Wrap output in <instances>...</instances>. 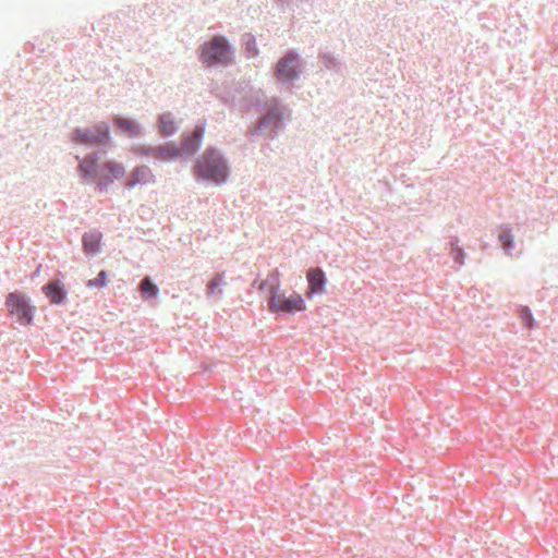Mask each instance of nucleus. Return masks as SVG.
Returning a JSON list of instances; mask_svg holds the SVG:
<instances>
[{
	"label": "nucleus",
	"mask_w": 558,
	"mask_h": 558,
	"mask_svg": "<svg viewBox=\"0 0 558 558\" xmlns=\"http://www.w3.org/2000/svg\"><path fill=\"white\" fill-rule=\"evenodd\" d=\"M101 155L100 149H95L83 157L75 156L78 177L86 182H94L95 191L99 193L107 192L114 182L122 180L126 174V168L122 162L110 158L101 161Z\"/></svg>",
	"instance_id": "obj_1"
},
{
	"label": "nucleus",
	"mask_w": 558,
	"mask_h": 558,
	"mask_svg": "<svg viewBox=\"0 0 558 558\" xmlns=\"http://www.w3.org/2000/svg\"><path fill=\"white\" fill-rule=\"evenodd\" d=\"M192 174L197 183L221 186L229 180L232 169L226 154L214 145H208L192 166Z\"/></svg>",
	"instance_id": "obj_2"
},
{
	"label": "nucleus",
	"mask_w": 558,
	"mask_h": 558,
	"mask_svg": "<svg viewBox=\"0 0 558 558\" xmlns=\"http://www.w3.org/2000/svg\"><path fill=\"white\" fill-rule=\"evenodd\" d=\"M286 128L284 107L279 97L266 98L264 107L257 112L256 121L247 129L246 136L275 140Z\"/></svg>",
	"instance_id": "obj_3"
},
{
	"label": "nucleus",
	"mask_w": 558,
	"mask_h": 558,
	"mask_svg": "<svg viewBox=\"0 0 558 558\" xmlns=\"http://www.w3.org/2000/svg\"><path fill=\"white\" fill-rule=\"evenodd\" d=\"M198 60L207 68L229 66L234 63L235 48L225 35H216L197 49Z\"/></svg>",
	"instance_id": "obj_4"
},
{
	"label": "nucleus",
	"mask_w": 558,
	"mask_h": 558,
	"mask_svg": "<svg viewBox=\"0 0 558 558\" xmlns=\"http://www.w3.org/2000/svg\"><path fill=\"white\" fill-rule=\"evenodd\" d=\"M69 140L73 145L94 148L93 150L100 149L101 154H107L113 142L111 124L109 121H99L93 126H76L70 132Z\"/></svg>",
	"instance_id": "obj_5"
},
{
	"label": "nucleus",
	"mask_w": 558,
	"mask_h": 558,
	"mask_svg": "<svg viewBox=\"0 0 558 558\" xmlns=\"http://www.w3.org/2000/svg\"><path fill=\"white\" fill-rule=\"evenodd\" d=\"M303 72V58L295 49H288L274 65V76L284 87H294Z\"/></svg>",
	"instance_id": "obj_6"
},
{
	"label": "nucleus",
	"mask_w": 558,
	"mask_h": 558,
	"mask_svg": "<svg viewBox=\"0 0 558 558\" xmlns=\"http://www.w3.org/2000/svg\"><path fill=\"white\" fill-rule=\"evenodd\" d=\"M206 129V120H198L193 130L182 132L179 150L182 159L194 157L202 148Z\"/></svg>",
	"instance_id": "obj_7"
},
{
	"label": "nucleus",
	"mask_w": 558,
	"mask_h": 558,
	"mask_svg": "<svg viewBox=\"0 0 558 558\" xmlns=\"http://www.w3.org/2000/svg\"><path fill=\"white\" fill-rule=\"evenodd\" d=\"M114 134L126 138H142L146 135L144 125L134 117L113 114L109 121Z\"/></svg>",
	"instance_id": "obj_8"
},
{
	"label": "nucleus",
	"mask_w": 558,
	"mask_h": 558,
	"mask_svg": "<svg viewBox=\"0 0 558 558\" xmlns=\"http://www.w3.org/2000/svg\"><path fill=\"white\" fill-rule=\"evenodd\" d=\"M268 306L272 313H295L306 310L305 301L299 293L287 296L280 292H275L268 299Z\"/></svg>",
	"instance_id": "obj_9"
},
{
	"label": "nucleus",
	"mask_w": 558,
	"mask_h": 558,
	"mask_svg": "<svg viewBox=\"0 0 558 558\" xmlns=\"http://www.w3.org/2000/svg\"><path fill=\"white\" fill-rule=\"evenodd\" d=\"M9 313L16 317L21 325H29L33 319L32 307L25 295L21 292H12L5 302Z\"/></svg>",
	"instance_id": "obj_10"
},
{
	"label": "nucleus",
	"mask_w": 558,
	"mask_h": 558,
	"mask_svg": "<svg viewBox=\"0 0 558 558\" xmlns=\"http://www.w3.org/2000/svg\"><path fill=\"white\" fill-rule=\"evenodd\" d=\"M122 180L124 189L132 190L136 185H144L149 182L154 183L156 178L150 168L145 165H141L135 166Z\"/></svg>",
	"instance_id": "obj_11"
},
{
	"label": "nucleus",
	"mask_w": 558,
	"mask_h": 558,
	"mask_svg": "<svg viewBox=\"0 0 558 558\" xmlns=\"http://www.w3.org/2000/svg\"><path fill=\"white\" fill-rule=\"evenodd\" d=\"M306 279L308 282L306 296L308 299H312L315 294H322L325 292L327 278L320 268L308 269L306 272Z\"/></svg>",
	"instance_id": "obj_12"
},
{
	"label": "nucleus",
	"mask_w": 558,
	"mask_h": 558,
	"mask_svg": "<svg viewBox=\"0 0 558 558\" xmlns=\"http://www.w3.org/2000/svg\"><path fill=\"white\" fill-rule=\"evenodd\" d=\"M155 159L169 163L181 160L179 144L174 141H168L165 144L155 146Z\"/></svg>",
	"instance_id": "obj_13"
},
{
	"label": "nucleus",
	"mask_w": 558,
	"mask_h": 558,
	"mask_svg": "<svg viewBox=\"0 0 558 558\" xmlns=\"http://www.w3.org/2000/svg\"><path fill=\"white\" fill-rule=\"evenodd\" d=\"M156 128L165 138L173 136L179 131V124L170 111H165L157 116Z\"/></svg>",
	"instance_id": "obj_14"
},
{
	"label": "nucleus",
	"mask_w": 558,
	"mask_h": 558,
	"mask_svg": "<svg viewBox=\"0 0 558 558\" xmlns=\"http://www.w3.org/2000/svg\"><path fill=\"white\" fill-rule=\"evenodd\" d=\"M265 102L266 99H262L257 95H253L252 92L239 99L233 109H236L242 114H247L253 110L258 112L259 109L264 107Z\"/></svg>",
	"instance_id": "obj_15"
},
{
	"label": "nucleus",
	"mask_w": 558,
	"mask_h": 558,
	"mask_svg": "<svg viewBox=\"0 0 558 558\" xmlns=\"http://www.w3.org/2000/svg\"><path fill=\"white\" fill-rule=\"evenodd\" d=\"M318 60L326 70L336 74H343V71L345 70V64L341 62L332 52H319Z\"/></svg>",
	"instance_id": "obj_16"
},
{
	"label": "nucleus",
	"mask_w": 558,
	"mask_h": 558,
	"mask_svg": "<svg viewBox=\"0 0 558 558\" xmlns=\"http://www.w3.org/2000/svg\"><path fill=\"white\" fill-rule=\"evenodd\" d=\"M240 45L246 58L252 59L259 54L256 36L252 33L241 35Z\"/></svg>",
	"instance_id": "obj_17"
},
{
	"label": "nucleus",
	"mask_w": 558,
	"mask_h": 558,
	"mask_svg": "<svg viewBox=\"0 0 558 558\" xmlns=\"http://www.w3.org/2000/svg\"><path fill=\"white\" fill-rule=\"evenodd\" d=\"M228 85L232 90V94L235 97L236 101L246 94H250L254 90V87L250 84V82L245 80L231 81L228 83Z\"/></svg>",
	"instance_id": "obj_18"
},
{
	"label": "nucleus",
	"mask_w": 558,
	"mask_h": 558,
	"mask_svg": "<svg viewBox=\"0 0 558 558\" xmlns=\"http://www.w3.org/2000/svg\"><path fill=\"white\" fill-rule=\"evenodd\" d=\"M280 287V274L277 269H275L266 280L260 281L257 287L259 290H267L270 295H274L275 292H279Z\"/></svg>",
	"instance_id": "obj_19"
},
{
	"label": "nucleus",
	"mask_w": 558,
	"mask_h": 558,
	"mask_svg": "<svg viewBox=\"0 0 558 558\" xmlns=\"http://www.w3.org/2000/svg\"><path fill=\"white\" fill-rule=\"evenodd\" d=\"M44 293L52 303H61L63 300V290L59 282H50L44 287Z\"/></svg>",
	"instance_id": "obj_20"
},
{
	"label": "nucleus",
	"mask_w": 558,
	"mask_h": 558,
	"mask_svg": "<svg viewBox=\"0 0 558 558\" xmlns=\"http://www.w3.org/2000/svg\"><path fill=\"white\" fill-rule=\"evenodd\" d=\"M215 95L225 106L234 108L236 99L233 96L228 83L218 88Z\"/></svg>",
	"instance_id": "obj_21"
},
{
	"label": "nucleus",
	"mask_w": 558,
	"mask_h": 558,
	"mask_svg": "<svg viewBox=\"0 0 558 558\" xmlns=\"http://www.w3.org/2000/svg\"><path fill=\"white\" fill-rule=\"evenodd\" d=\"M496 236L501 244H514L512 229L508 226H500L496 230Z\"/></svg>",
	"instance_id": "obj_22"
},
{
	"label": "nucleus",
	"mask_w": 558,
	"mask_h": 558,
	"mask_svg": "<svg viewBox=\"0 0 558 558\" xmlns=\"http://www.w3.org/2000/svg\"><path fill=\"white\" fill-rule=\"evenodd\" d=\"M101 240H102V233L97 229H93V230L85 232L82 235L81 244H101Z\"/></svg>",
	"instance_id": "obj_23"
},
{
	"label": "nucleus",
	"mask_w": 558,
	"mask_h": 558,
	"mask_svg": "<svg viewBox=\"0 0 558 558\" xmlns=\"http://www.w3.org/2000/svg\"><path fill=\"white\" fill-rule=\"evenodd\" d=\"M132 153L137 156L155 158V146L151 145H137L132 148Z\"/></svg>",
	"instance_id": "obj_24"
},
{
	"label": "nucleus",
	"mask_w": 558,
	"mask_h": 558,
	"mask_svg": "<svg viewBox=\"0 0 558 558\" xmlns=\"http://www.w3.org/2000/svg\"><path fill=\"white\" fill-rule=\"evenodd\" d=\"M141 291L147 298H153L157 294L158 289L148 278H145L141 283Z\"/></svg>",
	"instance_id": "obj_25"
},
{
	"label": "nucleus",
	"mask_w": 558,
	"mask_h": 558,
	"mask_svg": "<svg viewBox=\"0 0 558 558\" xmlns=\"http://www.w3.org/2000/svg\"><path fill=\"white\" fill-rule=\"evenodd\" d=\"M86 286L88 288H104L107 286V272L101 270L95 279H90L87 281Z\"/></svg>",
	"instance_id": "obj_26"
},
{
	"label": "nucleus",
	"mask_w": 558,
	"mask_h": 558,
	"mask_svg": "<svg viewBox=\"0 0 558 558\" xmlns=\"http://www.w3.org/2000/svg\"><path fill=\"white\" fill-rule=\"evenodd\" d=\"M523 319H524L525 326L530 328L532 326V316L527 310L523 311Z\"/></svg>",
	"instance_id": "obj_27"
},
{
	"label": "nucleus",
	"mask_w": 558,
	"mask_h": 558,
	"mask_svg": "<svg viewBox=\"0 0 558 558\" xmlns=\"http://www.w3.org/2000/svg\"><path fill=\"white\" fill-rule=\"evenodd\" d=\"M221 283V280L219 278H215L209 283V291L213 293L215 289H218Z\"/></svg>",
	"instance_id": "obj_28"
},
{
	"label": "nucleus",
	"mask_w": 558,
	"mask_h": 558,
	"mask_svg": "<svg viewBox=\"0 0 558 558\" xmlns=\"http://www.w3.org/2000/svg\"><path fill=\"white\" fill-rule=\"evenodd\" d=\"M286 4L288 10L294 11V8L298 7L300 3L296 0H286Z\"/></svg>",
	"instance_id": "obj_29"
},
{
	"label": "nucleus",
	"mask_w": 558,
	"mask_h": 558,
	"mask_svg": "<svg viewBox=\"0 0 558 558\" xmlns=\"http://www.w3.org/2000/svg\"><path fill=\"white\" fill-rule=\"evenodd\" d=\"M276 1V4L281 9V10H287V4H286V0H275Z\"/></svg>",
	"instance_id": "obj_30"
},
{
	"label": "nucleus",
	"mask_w": 558,
	"mask_h": 558,
	"mask_svg": "<svg viewBox=\"0 0 558 558\" xmlns=\"http://www.w3.org/2000/svg\"><path fill=\"white\" fill-rule=\"evenodd\" d=\"M452 255L456 259H458L461 255V250L458 247V248H454L452 250Z\"/></svg>",
	"instance_id": "obj_31"
},
{
	"label": "nucleus",
	"mask_w": 558,
	"mask_h": 558,
	"mask_svg": "<svg viewBox=\"0 0 558 558\" xmlns=\"http://www.w3.org/2000/svg\"><path fill=\"white\" fill-rule=\"evenodd\" d=\"M447 244H450V245L459 244V239L457 236H451Z\"/></svg>",
	"instance_id": "obj_32"
}]
</instances>
